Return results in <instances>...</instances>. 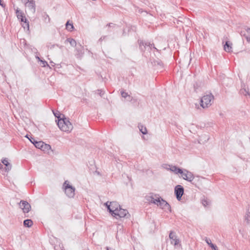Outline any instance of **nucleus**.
Listing matches in <instances>:
<instances>
[{
  "mask_svg": "<svg viewBox=\"0 0 250 250\" xmlns=\"http://www.w3.org/2000/svg\"><path fill=\"white\" fill-rule=\"evenodd\" d=\"M54 114L58 118V122L57 125L60 129L64 132H70L73 129V125L70 122L68 118L64 117L63 115V118H61L60 116H58L56 113L54 112Z\"/></svg>",
  "mask_w": 250,
  "mask_h": 250,
  "instance_id": "obj_1",
  "label": "nucleus"
},
{
  "mask_svg": "<svg viewBox=\"0 0 250 250\" xmlns=\"http://www.w3.org/2000/svg\"><path fill=\"white\" fill-rule=\"evenodd\" d=\"M214 99V96L211 93L204 95L201 99V106L203 108H208L212 104Z\"/></svg>",
  "mask_w": 250,
  "mask_h": 250,
  "instance_id": "obj_2",
  "label": "nucleus"
},
{
  "mask_svg": "<svg viewBox=\"0 0 250 250\" xmlns=\"http://www.w3.org/2000/svg\"><path fill=\"white\" fill-rule=\"evenodd\" d=\"M16 15L17 18L19 20H20L21 22H23L22 24V26L25 29L26 28L28 30H29V21H27L26 18H25L24 14L23 12L17 9L16 11Z\"/></svg>",
  "mask_w": 250,
  "mask_h": 250,
  "instance_id": "obj_3",
  "label": "nucleus"
},
{
  "mask_svg": "<svg viewBox=\"0 0 250 250\" xmlns=\"http://www.w3.org/2000/svg\"><path fill=\"white\" fill-rule=\"evenodd\" d=\"M65 194L69 198H73L75 196V188L70 186L67 181H65L63 184Z\"/></svg>",
  "mask_w": 250,
  "mask_h": 250,
  "instance_id": "obj_4",
  "label": "nucleus"
},
{
  "mask_svg": "<svg viewBox=\"0 0 250 250\" xmlns=\"http://www.w3.org/2000/svg\"><path fill=\"white\" fill-rule=\"evenodd\" d=\"M107 209L111 214L113 216L117 212L118 210L121 208L120 205L116 202H111L109 205L106 203Z\"/></svg>",
  "mask_w": 250,
  "mask_h": 250,
  "instance_id": "obj_5",
  "label": "nucleus"
},
{
  "mask_svg": "<svg viewBox=\"0 0 250 250\" xmlns=\"http://www.w3.org/2000/svg\"><path fill=\"white\" fill-rule=\"evenodd\" d=\"M180 174H182V178L184 180L188 182H191L194 179L193 174L186 169L183 170V172Z\"/></svg>",
  "mask_w": 250,
  "mask_h": 250,
  "instance_id": "obj_6",
  "label": "nucleus"
},
{
  "mask_svg": "<svg viewBox=\"0 0 250 250\" xmlns=\"http://www.w3.org/2000/svg\"><path fill=\"white\" fill-rule=\"evenodd\" d=\"M157 205L159 206L165 211L171 212V207L170 205L161 197H160L159 202H158V204H157Z\"/></svg>",
  "mask_w": 250,
  "mask_h": 250,
  "instance_id": "obj_7",
  "label": "nucleus"
},
{
  "mask_svg": "<svg viewBox=\"0 0 250 250\" xmlns=\"http://www.w3.org/2000/svg\"><path fill=\"white\" fill-rule=\"evenodd\" d=\"M184 188L181 185H177L175 187L174 193L177 199L180 201L184 194Z\"/></svg>",
  "mask_w": 250,
  "mask_h": 250,
  "instance_id": "obj_8",
  "label": "nucleus"
},
{
  "mask_svg": "<svg viewBox=\"0 0 250 250\" xmlns=\"http://www.w3.org/2000/svg\"><path fill=\"white\" fill-rule=\"evenodd\" d=\"M20 206L24 213H28L31 209L30 205L26 201L21 200Z\"/></svg>",
  "mask_w": 250,
  "mask_h": 250,
  "instance_id": "obj_9",
  "label": "nucleus"
},
{
  "mask_svg": "<svg viewBox=\"0 0 250 250\" xmlns=\"http://www.w3.org/2000/svg\"><path fill=\"white\" fill-rule=\"evenodd\" d=\"M127 215H129L127 210L120 208L113 217H115L116 219H119L120 218L125 217Z\"/></svg>",
  "mask_w": 250,
  "mask_h": 250,
  "instance_id": "obj_10",
  "label": "nucleus"
},
{
  "mask_svg": "<svg viewBox=\"0 0 250 250\" xmlns=\"http://www.w3.org/2000/svg\"><path fill=\"white\" fill-rule=\"evenodd\" d=\"M34 140V142H32V143H33L35 146L39 149H42L43 146L46 147H49V145L48 144H44V142L42 141H36L34 138H32Z\"/></svg>",
  "mask_w": 250,
  "mask_h": 250,
  "instance_id": "obj_11",
  "label": "nucleus"
},
{
  "mask_svg": "<svg viewBox=\"0 0 250 250\" xmlns=\"http://www.w3.org/2000/svg\"><path fill=\"white\" fill-rule=\"evenodd\" d=\"M169 237L171 240V243L172 244H174V246H176L179 244L180 242L179 239L177 238L176 235L172 231H170Z\"/></svg>",
  "mask_w": 250,
  "mask_h": 250,
  "instance_id": "obj_12",
  "label": "nucleus"
},
{
  "mask_svg": "<svg viewBox=\"0 0 250 250\" xmlns=\"http://www.w3.org/2000/svg\"><path fill=\"white\" fill-rule=\"evenodd\" d=\"M240 35L242 37H244L247 41L250 43V28L241 31Z\"/></svg>",
  "mask_w": 250,
  "mask_h": 250,
  "instance_id": "obj_13",
  "label": "nucleus"
},
{
  "mask_svg": "<svg viewBox=\"0 0 250 250\" xmlns=\"http://www.w3.org/2000/svg\"><path fill=\"white\" fill-rule=\"evenodd\" d=\"M138 42L140 49L143 51H145L146 46L154 45L153 43L151 44L150 42H145L142 40H138Z\"/></svg>",
  "mask_w": 250,
  "mask_h": 250,
  "instance_id": "obj_14",
  "label": "nucleus"
},
{
  "mask_svg": "<svg viewBox=\"0 0 250 250\" xmlns=\"http://www.w3.org/2000/svg\"><path fill=\"white\" fill-rule=\"evenodd\" d=\"M27 6L29 9L33 12L35 13L36 11V4L35 1L34 0H30L28 1L27 4H25Z\"/></svg>",
  "mask_w": 250,
  "mask_h": 250,
  "instance_id": "obj_15",
  "label": "nucleus"
},
{
  "mask_svg": "<svg viewBox=\"0 0 250 250\" xmlns=\"http://www.w3.org/2000/svg\"><path fill=\"white\" fill-rule=\"evenodd\" d=\"M169 167H170L169 169L170 171L174 172L175 174H178V173H182L183 172V170L178 167H177L175 166H170L169 165Z\"/></svg>",
  "mask_w": 250,
  "mask_h": 250,
  "instance_id": "obj_16",
  "label": "nucleus"
},
{
  "mask_svg": "<svg viewBox=\"0 0 250 250\" xmlns=\"http://www.w3.org/2000/svg\"><path fill=\"white\" fill-rule=\"evenodd\" d=\"M2 163L5 166V171L8 172L10 170H11L12 166L8 162V160L7 158H4L2 160Z\"/></svg>",
  "mask_w": 250,
  "mask_h": 250,
  "instance_id": "obj_17",
  "label": "nucleus"
},
{
  "mask_svg": "<svg viewBox=\"0 0 250 250\" xmlns=\"http://www.w3.org/2000/svg\"><path fill=\"white\" fill-rule=\"evenodd\" d=\"M80 46V48H76L77 53H76V56L77 58L82 57L84 54V50L83 47L81 45Z\"/></svg>",
  "mask_w": 250,
  "mask_h": 250,
  "instance_id": "obj_18",
  "label": "nucleus"
},
{
  "mask_svg": "<svg viewBox=\"0 0 250 250\" xmlns=\"http://www.w3.org/2000/svg\"><path fill=\"white\" fill-rule=\"evenodd\" d=\"M160 197H157L155 198L154 196L151 195L148 197L147 200L151 203H153L154 204H158V202H159Z\"/></svg>",
  "mask_w": 250,
  "mask_h": 250,
  "instance_id": "obj_19",
  "label": "nucleus"
},
{
  "mask_svg": "<svg viewBox=\"0 0 250 250\" xmlns=\"http://www.w3.org/2000/svg\"><path fill=\"white\" fill-rule=\"evenodd\" d=\"M205 241L208 245L213 250H218L217 246L211 243L210 239L206 238Z\"/></svg>",
  "mask_w": 250,
  "mask_h": 250,
  "instance_id": "obj_20",
  "label": "nucleus"
},
{
  "mask_svg": "<svg viewBox=\"0 0 250 250\" xmlns=\"http://www.w3.org/2000/svg\"><path fill=\"white\" fill-rule=\"evenodd\" d=\"M224 50L228 52H230L232 51V47L231 46V44L229 43V42H226L224 46Z\"/></svg>",
  "mask_w": 250,
  "mask_h": 250,
  "instance_id": "obj_21",
  "label": "nucleus"
},
{
  "mask_svg": "<svg viewBox=\"0 0 250 250\" xmlns=\"http://www.w3.org/2000/svg\"><path fill=\"white\" fill-rule=\"evenodd\" d=\"M138 127L139 128L140 131L142 133V134L145 135L147 133V130L146 127L144 126L141 124L138 125Z\"/></svg>",
  "mask_w": 250,
  "mask_h": 250,
  "instance_id": "obj_22",
  "label": "nucleus"
},
{
  "mask_svg": "<svg viewBox=\"0 0 250 250\" xmlns=\"http://www.w3.org/2000/svg\"><path fill=\"white\" fill-rule=\"evenodd\" d=\"M33 224V221L31 219H26L23 221V225L25 227L30 228Z\"/></svg>",
  "mask_w": 250,
  "mask_h": 250,
  "instance_id": "obj_23",
  "label": "nucleus"
},
{
  "mask_svg": "<svg viewBox=\"0 0 250 250\" xmlns=\"http://www.w3.org/2000/svg\"><path fill=\"white\" fill-rule=\"evenodd\" d=\"M65 42H69V43L70 44V45H71L72 46H73V47H75V46H76V45H77L76 41L74 39H72V38H67V39L66 40V41H65Z\"/></svg>",
  "mask_w": 250,
  "mask_h": 250,
  "instance_id": "obj_24",
  "label": "nucleus"
},
{
  "mask_svg": "<svg viewBox=\"0 0 250 250\" xmlns=\"http://www.w3.org/2000/svg\"><path fill=\"white\" fill-rule=\"evenodd\" d=\"M153 63V65L155 66L158 65V66H159L161 68H163L164 66V64H163V62L160 60L154 61Z\"/></svg>",
  "mask_w": 250,
  "mask_h": 250,
  "instance_id": "obj_25",
  "label": "nucleus"
},
{
  "mask_svg": "<svg viewBox=\"0 0 250 250\" xmlns=\"http://www.w3.org/2000/svg\"><path fill=\"white\" fill-rule=\"evenodd\" d=\"M65 25L66 29H67L68 31H71L73 30L74 26L72 23H70L68 21L66 23Z\"/></svg>",
  "mask_w": 250,
  "mask_h": 250,
  "instance_id": "obj_26",
  "label": "nucleus"
},
{
  "mask_svg": "<svg viewBox=\"0 0 250 250\" xmlns=\"http://www.w3.org/2000/svg\"><path fill=\"white\" fill-rule=\"evenodd\" d=\"M240 92L241 94L244 95L245 96H247V95L250 96V93H249V92L245 88H242V89H240Z\"/></svg>",
  "mask_w": 250,
  "mask_h": 250,
  "instance_id": "obj_27",
  "label": "nucleus"
},
{
  "mask_svg": "<svg viewBox=\"0 0 250 250\" xmlns=\"http://www.w3.org/2000/svg\"><path fill=\"white\" fill-rule=\"evenodd\" d=\"M245 221H247V223H250V212L247 211L245 218Z\"/></svg>",
  "mask_w": 250,
  "mask_h": 250,
  "instance_id": "obj_28",
  "label": "nucleus"
},
{
  "mask_svg": "<svg viewBox=\"0 0 250 250\" xmlns=\"http://www.w3.org/2000/svg\"><path fill=\"white\" fill-rule=\"evenodd\" d=\"M121 95L123 97L125 98H126L127 97H128L129 99L130 98V96L128 95V93L125 91L121 92Z\"/></svg>",
  "mask_w": 250,
  "mask_h": 250,
  "instance_id": "obj_29",
  "label": "nucleus"
},
{
  "mask_svg": "<svg viewBox=\"0 0 250 250\" xmlns=\"http://www.w3.org/2000/svg\"><path fill=\"white\" fill-rule=\"evenodd\" d=\"M40 61L42 64V67L49 66V65H48V63L47 62H46L45 61H42V60H40Z\"/></svg>",
  "mask_w": 250,
  "mask_h": 250,
  "instance_id": "obj_30",
  "label": "nucleus"
},
{
  "mask_svg": "<svg viewBox=\"0 0 250 250\" xmlns=\"http://www.w3.org/2000/svg\"><path fill=\"white\" fill-rule=\"evenodd\" d=\"M98 93L100 95L101 97H102L104 94V91L102 89H98L97 90Z\"/></svg>",
  "mask_w": 250,
  "mask_h": 250,
  "instance_id": "obj_31",
  "label": "nucleus"
},
{
  "mask_svg": "<svg viewBox=\"0 0 250 250\" xmlns=\"http://www.w3.org/2000/svg\"><path fill=\"white\" fill-rule=\"evenodd\" d=\"M55 46H57L58 47H59L60 48H62V45H59V44H53V45H52L50 47V49H52L53 48H54Z\"/></svg>",
  "mask_w": 250,
  "mask_h": 250,
  "instance_id": "obj_32",
  "label": "nucleus"
},
{
  "mask_svg": "<svg viewBox=\"0 0 250 250\" xmlns=\"http://www.w3.org/2000/svg\"><path fill=\"white\" fill-rule=\"evenodd\" d=\"M202 204L205 207H206L208 205V202L206 200L204 199L202 200Z\"/></svg>",
  "mask_w": 250,
  "mask_h": 250,
  "instance_id": "obj_33",
  "label": "nucleus"
},
{
  "mask_svg": "<svg viewBox=\"0 0 250 250\" xmlns=\"http://www.w3.org/2000/svg\"><path fill=\"white\" fill-rule=\"evenodd\" d=\"M51 148V146H50L49 145V147H45V146H43V147L42 148V149H41L42 150V151H47V150H48L49 149H50Z\"/></svg>",
  "mask_w": 250,
  "mask_h": 250,
  "instance_id": "obj_34",
  "label": "nucleus"
},
{
  "mask_svg": "<svg viewBox=\"0 0 250 250\" xmlns=\"http://www.w3.org/2000/svg\"><path fill=\"white\" fill-rule=\"evenodd\" d=\"M106 36H102L99 40V42H102L103 40H104Z\"/></svg>",
  "mask_w": 250,
  "mask_h": 250,
  "instance_id": "obj_35",
  "label": "nucleus"
},
{
  "mask_svg": "<svg viewBox=\"0 0 250 250\" xmlns=\"http://www.w3.org/2000/svg\"><path fill=\"white\" fill-rule=\"evenodd\" d=\"M149 47L150 48H151L152 47H153L154 49H155V50H156L157 51H159V50H158V49H157L155 47L154 45H152V46H149Z\"/></svg>",
  "mask_w": 250,
  "mask_h": 250,
  "instance_id": "obj_36",
  "label": "nucleus"
},
{
  "mask_svg": "<svg viewBox=\"0 0 250 250\" xmlns=\"http://www.w3.org/2000/svg\"><path fill=\"white\" fill-rule=\"evenodd\" d=\"M45 16H46L45 19H46V18H48V22H49V21H50V18H49V17L48 15H47V14H45Z\"/></svg>",
  "mask_w": 250,
  "mask_h": 250,
  "instance_id": "obj_37",
  "label": "nucleus"
},
{
  "mask_svg": "<svg viewBox=\"0 0 250 250\" xmlns=\"http://www.w3.org/2000/svg\"><path fill=\"white\" fill-rule=\"evenodd\" d=\"M144 11L142 9H139V12L140 13H142V12H143Z\"/></svg>",
  "mask_w": 250,
  "mask_h": 250,
  "instance_id": "obj_38",
  "label": "nucleus"
},
{
  "mask_svg": "<svg viewBox=\"0 0 250 250\" xmlns=\"http://www.w3.org/2000/svg\"><path fill=\"white\" fill-rule=\"evenodd\" d=\"M0 5L2 6V7H4L5 6L4 4L1 3V0H0Z\"/></svg>",
  "mask_w": 250,
  "mask_h": 250,
  "instance_id": "obj_39",
  "label": "nucleus"
},
{
  "mask_svg": "<svg viewBox=\"0 0 250 250\" xmlns=\"http://www.w3.org/2000/svg\"><path fill=\"white\" fill-rule=\"evenodd\" d=\"M113 24V23H109L108 24H107V26H109V27H111V25Z\"/></svg>",
  "mask_w": 250,
  "mask_h": 250,
  "instance_id": "obj_40",
  "label": "nucleus"
},
{
  "mask_svg": "<svg viewBox=\"0 0 250 250\" xmlns=\"http://www.w3.org/2000/svg\"><path fill=\"white\" fill-rule=\"evenodd\" d=\"M32 138H31V139H29L31 143H32V142H34V140Z\"/></svg>",
  "mask_w": 250,
  "mask_h": 250,
  "instance_id": "obj_41",
  "label": "nucleus"
},
{
  "mask_svg": "<svg viewBox=\"0 0 250 250\" xmlns=\"http://www.w3.org/2000/svg\"><path fill=\"white\" fill-rule=\"evenodd\" d=\"M2 167V165L0 163V169Z\"/></svg>",
  "mask_w": 250,
  "mask_h": 250,
  "instance_id": "obj_42",
  "label": "nucleus"
},
{
  "mask_svg": "<svg viewBox=\"0 0 250 250\" xmlns=\"http://www.w3.org/2000/svg\"><path fill=\"white\" fill-rule=\"evenodd\" d=\"M198 106V107H198V105L196 104V106Z\"/></svg>",
  "mask_w": 250,
  "mask_h": 250,
  "instance_id": "obj_43",
  "label": "nucleus"
}]
</instances>
